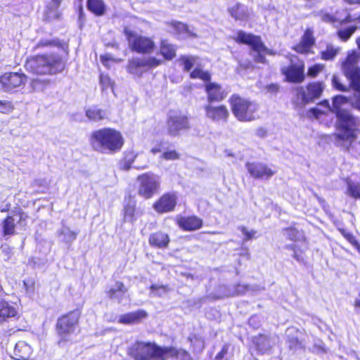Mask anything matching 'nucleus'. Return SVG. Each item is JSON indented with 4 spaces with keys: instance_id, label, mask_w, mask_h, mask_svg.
<instances>
[{
    "instance_id": "36",
    "label": "nucleus",
    "mask_w": 360,
    "mask_h": 360,
    "mask_svg": "<svg viewBox=\"0 0 360 360\" xmlns=\"http://www.w3.org/2000/svg\"><path fill=\"white\" fill-rule=\"evenodd\" d=\"M284 236L293 241H300L304 238V233L295 227L285 228L282 230Z\"/></svg>"
},
{
    "instance_id": "2",
    "label": "nucleus",
    "mask_w": 360,
    "mask_h": 360,
    "mask_svg": "<svg viewBox=\"0 0 360 360\" xmlns=\"http://www.w3.org/2000/svg\"><path fill=\"white\" fill-rule=\"evenodd\" d=\"M180 351L172 347H162L155 343L136 341L127 349L134 360H165L167 356H177Z\"/></svg>"
},
{
    "instance_id": "29",
    "label": "nucleus",
    "mask_w": 360,
    "mask_h": 360,
    "mask_svg": "<svg viewBox=\"0 0 360 360\" xmlns=\"http://www.w3.org/2000/svg\"><path fill=\"white\" fill-rule=\"evenodd\" d=\"M169 242V238L168 235L162 231L152 233L149 237V243L154 247L164 248L167 247Z\"/></svg>"
},
{
    "instance_id": "37",
    "label": "nucleus",
    "mask_w": 360,
    "mask_h": 360,
    "mask_svg": "<svg viewBox=\"0 0 360 360\" xmlns=\"http://www.w3.org/2000/svg\"><path fill=\"white\" fill-rule=\"evenodd\" d=\"M160 53L165 59L172 60L176 56V49L167 40L161 41Z\"/></svg>"
},
{
    "instance_id": "38",
    "label": "nucleus",
    "mask_w": 360,
    "mask_h": 360,
    "mask_svg": "<svg viewBox=\"0 0 360 360\" xmlns=\"http://www.w3.org/2000/svg\"><path fill=\"white\" fill-rule=\"evenodd\" d=\"M348 101L347 97L342 95H338L333 97V103L331 106V112L335 113L336 115H338V112H346L347 110L342 108V105L346 104Z\"/></svg>"
},
{
    "instance_id": "33",
    "label": "nucleus",
    "mask_w": 360,
    "mask_h": 360,
    "mask_svg": "<svg viewBox=\"0 0 360 360\" xmlns=\"http://www.w3.org/2000/svg\"><path fill=\"white\" fill-rule=\"evenodd\" d=\"M86 116L89 120L98 122L106 117V112L97 106H91L86 110Z\"/></svg>"
},
{
    "instance_id": "44",
    "label": "nucleus",
    "mask_w": 360,
    "mask_h": 360,
    "mask_svg": "<svg viewBox=\"0 0 360 360\" xmlns=\"http://www.w3.org/2000/svg\"><path fill=\"white\" fill-rule=\"evenodd\" d=\"M192 79H200L205 82H209L211 79V75L208 72H205L200 68L194 69L190 74Z\"/></svg>"
},
{
    "instance_id": "58",
    "label": "nucleus",
    "mask_w": 360,
    "mask_h": 360,
    "mask_svg": "<svg viewBox=\"0 0 360 360\" xmlns=\"http://www.w3.org/2000/svg\"><path fill=\"white\" fill-rule=\"evenodd\" d=\"M233 289L237 292V295L245 293L247 290V286L245 285L238 284L233 286Z\"/></svg>"
},
{
    "instance_id": "41",
    "label": "nucleus",
    "mask_w": 360,
    "mask_h": 360,
    "mask_svg": "<svg viewBox=\"0 0 360 360\" xmlns=\"http://www.w3.org/2000/svg\"><path fill=\"white\" fill-rule=\"evenodd\" d=\"M49 79H33L30 86L34 91H42L49 85Z\"/></svg>"
},
{
    "instance_id": "26",
    "label": "nucleus",
    "mask_w": 360,
    "mask_h": 360,
    "mask_svg": "<svg viewBox=\"0 0 360 360\" xmlns=\"http://www.w3.org/2000/svg\"><path fill=\"white\" fill-rule=\"evenodd\" d=\"M17 314L18 311L13 306L6 301H0V323L8 321L10 319L15 317Z\"/></svg>"
},
{
    "instance_id": "1",
    "label": "nucleus",
    "mask_w": 360,
    "mask_h": 360,
    "mask_svg": "<svg viewBox=\"0 0 360 360\" xmlns=\"http://www.w3.org/2000/svg\"><path fill=\"white\" fill-rule=\"evenodd\" d=\"M122 134L112 128L105 127L93 131L89 143L94 150L103 154H114L124 145Z\"/></svg>"
},
{
    "instance_id": "27",
    "label": "nucleus",
    "mask_w": 360,
    "mask_h": 360,
    "mask_svg": "<svg viewBox=\"0 0 360 360\" xmlns=\"http://www.w3.org/2000/svg\"><path fill=\"white\" fill-rule=\"evenodd\" d=\"M147 315L146 311L139 309L122 315L120 317L119 321L124 324L136 323L140 322L143 319L146 318Z\"/></svg>"
},
{
    "instance_id": "61",
    "label": "nucleus",
    "mask_w": 360,
    "mask_h": 360,
    "mask_svg": "<svg viewBox=\"0 0 360 360\" xmlns=\"http://www.w3.org/2000/svg\"><path fill=\"white\" fill-rule=\"evenodd\" d=\"M292 257L297 262L303 261V256L301 252H298L296 250L293 251Z\"/></svg>"
},
{
    "instance_id": "20",
    "label": "nucleus",
    "mask_w": 360,
    "mask_h": 360,
    "mask_svg": "<svg viewBox=\"0 0 360 360\" xmlns=\"http://www.w3.org/2000/svg\"><path fill=\"white\" fill-rule=\"evenodd\" d=\"M177 197L174 193L163 195L153 205L154 209L159 213L173 211L176 207Z\"/></svg>"
},
{
    "instance_id": "24",
    "label": "nucleus",
    "mask_w": 360,
    "mask_h": 360,
    "mask_svg": "<svg viewBox=\"0 0 360 360\" xmlns=\"http://www.w3.org/2000/svg\"><path fill=\"white\" fill-rule=\"evenodd\" d=\"M179 226L185 231H195L202 226V220L196 217H181L178 219Z\"/></svg>"
},
{
    "instance_id": "15",
    "label": "nucleus",
    "mask_w": 360,
    "mask_h": 360,
    "mask_svg": "<svg viewBox=\"0 0 360 360\" xmlns=\"http://www.w3.org/2000/svg\"><path fill=\"white\" fill-rule=\"evenodd\" d=\"M18 218V223L22 224L27 218V215L23 212H18L14 215L7 216L1 222L2 236L5 239L15 234V221Z\"/></svg>"
},
{
    "instance_id": "12",
    "label": "nucleus",
    "mask_w": 360,
    "mask_h": 360,
    "mask_svg": "<svg viewBox=\"0 0 360 360\" xmlns=\"http://www.w3.org/2000/svg\"><path fill=\"white\" fill-rule=\"evenodd\" d=\"M139 182V194L148 199L151 198L160 185V178L153 173H146L138 176Z\"/></svg>"
},
{
    "instance_id": "64",
    "label": "nucleus",
    "mask_w": 360,
    "mask_h": 360,
    "mask_svg": "<svg viewBox=\"0 0 360 360\" xmlns=\"http://www.w3.org/2000/svg\"><path fill=\"white\" fill-rule=\"evenodd\" d=\"M257 134L259 136H264L266 135V131L262 128L258 129L257 131Z\"/></svg>"
},
{
    "instance_id": "45",
    "label": "nucleus",
    "mask_w": 360,
    "mask_h": 360,
    "mask_svg": "<svg viewBox=\"0 0 360 360\" xmlns=\"http://www.w3.org/2000/svg\"><path fill=\"white\" fill-rule=\"evenodd\" d=\"M338 53V49H335L331 45H328L326 49L321 52V58L325 60H333Z\"/></svg>"
},
{
    "instance_id": "48",
    "label": "nucleus",
    "mask_w": 360,
    "mask_h": 360,
    "mask_svg": "<svg viewBox=\"0 0 360 360\" xmlns=\"http://www.w3.org/2000/svg\"><path fill=\"white\" fill-rule=\"evenodd\" d=\"M150 293L153 296H162V295L165 294L168 291V288L166 285H155L153 284L150 288Z\"/></svg>"
},
{
    "instance_id": "31",
    "label": "nucleus",
    "mask_w": 360,
    "mask_h": 360,
    "mask_svg": "<svg viewBox=\"0 0 360 360\" xmlns=\"http://www.w3.org/2000/svg\"><path fill=\"white\" fill-rule=\"evenodd\" d=\"M87 8L96 15H103L106 11V6L103 0H87Z\"/></svg>"
},
{
    "instance_id": "60",
    "label": "nucleus",
    "mask_w": 360,
    "mask_h": 360,
    "mask_svg": "<svg viewBox=\"0 0 360 360\" xmlns=\"http://www.w3.org/2000/svg\"><path fill=\"white\" fill-rule=\"evenodd\" d=\"M323 21L326 22H330L334 21V17L329 13H323L321 16Z\"/></svg>"
},
{
    "instance_id": "47",
    "label": "nucleus",
    "mask_w": 360,
    "mask_h": 360,
    "mask_svg": "<svg viewBox=\"0 0 360 360\" xmlns=\"http://www.w3.org/2000/svg\"><path fill=\"white\" fill-rule=\"evenodd\" d=\"M355 26H349L345 29L340 30L338 32V37L343 41H347L355 32Z\"/></svg>"
},
{
    "instance_id": "3",
    "label": "nucleus",
    "mask_w": 360,
    "mask_h": 360,
    "mask_svg": "<svg viewBox=\"0 0 360 360\" xmlns=\"http://www.w3.org/2000/svg\"><path fill=\"white\" fill-rule=\"evenodd\" d=\"M25 67L33 74L54 75L64 70L65 62L58 54H44L27 59Z\"/></svg>"
},
{
    "instance_id": "21",
    "label": "nucleus",
    "mask_w": 360,
    "mask_h": 360,
    "mask_svg": "<svg viewBox=\"0 0 360 360\" xmlns=\"http://www.w3.org/2000/svg\"><path fill=\"white\" fill-rule=\"evenodd\" d=\"M315 37H314V31L311 28H307L302 35L299 44H296L293 49L302 54H307L311 53V47L315 44Z\"/></svg>"
},
{
    "instance_id": "10",
    "label": "nucleus",
    "mask_w": 360,
    "mask_h": 360,
    "mask_svg": "<svg viewBox=\"0 0 360 360\" xmlns=\"http://www.w3.org/2000/svg\"><path fill=\"white\" fill-rule=\"evenodd\" d=\"M359 59L354 54L349 55L342 64L345 75L350 81V86L360 93V67L358 65ZM360 109V102L359 103Z\"/></svg>"
},
{
    "instance_id": "50",
    "label": "nucleus",
    "mask_w": 360,
    "mask_h": 360,
    "mask_svg": "<svg viewBox=\"0 0 360 360\" xmlns=\"http://www.w3.org/2000/svg\"><path fill=\"white\" fill-rule=\"evenodd\" d=\"M180 60L182 62L184 65V70L186 72L190 71L192 68L194 66L195 58L192 56H183L181 57Z\"/></svg>"
},
{
    "instance_id": "17",
    "label": "nucleus",
    "mask_w": 360,
    "mask_h": 360,
    "mask_svg": "<svg viewBox=\"0 0 360 360\" xmlns=\"http://www.w3.org/2000/svg\"><path fill=\"white\" fill-rule=\"evenodd\" d=\"M205 116L213 122L227 121L229 112L225 105L214 106L212 103H207L204 106Z\"/></svg>"
},
{
    "instance_id": "7",
    "label": "nucleus",
    "mask_w": 360,
    "mask_h": 360,
    "mask_svg": "<svg viewBox=\"0 0 360 360\" xmlns=\"http://www.w3.org/2000/svg\"><path fill=\"white\" fill-rule=\"evenodd\" d=\"M124 34L131 51L139 53H150L153 51L155 43L151 39L138 34L128 27H124Z\"/></svg>"
},
{
    "instance_id": "63",
    "label": "nucleus",
    "mask_w": 360,
    "mask_h": 360,
    "mask_svg": "<svg viewBox=\"0 0 360 360\" xmlns=\"http://www.w3.org/2000/svg\"><path fill=\"white\" fill-rule=\"evenodd\" d=\"M319 105L327 108L331 112V106L330 105L328 100H323L319 103Z\"/></svg>"
},
{
    "instance_id": "13",
    "label": "nucleus",
    "mask_w": 360,
    "mask_h": 360,
    "mask_svg": "<svg viewBox=\"0 0 360 360\" xmlns=\"http://www.w3.org/2000/svg\"><path fill=\"white\" fill-rule=\"evenodd\" d=\"M281 72L285 76L287 81L290 82L301 83L305 77L304 62L298 59L295 62L293 58H291L290 65L288 67H283Z\"/></svg>"
},
{
    "instance_id": "49",
    "label": "nucleus",
    "mask_w": 360,
    "mask_h": 360,
    "mask_svg": "<svg viewBox=\"0 0 360 360\" xmlns=\"http://www.w3.org/2000/svg\"><path fill=\"white\" fill-rule=\"evenodd\" d=\"M100 84L103 91L107 90L108 88H110L112 91H113V82L108 75L101 74Z\"/></svg>"
},
{
    "instance_id": "5",
    "label": "nucleus",
    "mask_w": 360,
    "mask_h": 360,
    "mask_svg": "<svg viewBox=\"0 0 360 360\" xmlns=\"http://www.w3.org/2000/svg\"><path fill=\"white\" fill-rule=\"evenodd\" d=\"M230 103L233 114L239 121L250 122L257 117V103L236 94L231 97Z\"/></svg>"
},
{
    "instance_id": "9",
    "label": "nucleus",
    "mask_w": 360,
    "mask_h": 360,
    "mask_svg": "<svg viewBox=\"0 0 360 360\" xmlns=\"http://www.w3.org/2000/svg\"><path fill=\"white\" fill-rule=\"evenodd\" d=\"M188 117L179 111H169L167 115V129L172 136H177L190 129Z\"/></svg>"
},
{
    "instance_id": "59",
    "label": "nucleus",
    "mask_w": 360,
    "mask_h": 360,
    "mask_svg": "<svg viewBox=\"0 0 360 360\" xmlns=\"http://www.w3.org/2000/svg\"><path fill=\"white\" fill-rule=\"evenodd\" d=\"M268 92L271 94H276L279 90V86L276 84H271L266 86Z\"/></svg>"
},
{
    "instance_id": "35",
    "label": "nucleus",
    "mask_w": 360,
    "mask_h": 360,
    "mask_svg": "<svg viewBox=\"0 0 360 360\" xmlns=\"http://www.w3.org/2000/svg\"><path fill=\"white\" fill-rule=\"evenodd\" d=\"M294 103L297 107L303 108L307 103H310L308 94H307L304 87L299 86L296 89V96Z\"/></svg>"
},
{
    "instance_id": "19",
    "label": "nucleus",
    "mask_w": 360,
    "mask_h": 360,
    "mask_svg": "<svg viewBox=\"0 0 360 360\" xmlns=\"http://www.w3.org/2000/svg\"><path fill=\"white\" fill-rule=\"evenodd\" d=\"M245 167L250 174L255 179H269L275 174L274 171L261 162H248Z\"/></svg>"
},
{
    "instance_id": "43",
    "label": "nucleus",
    "mask_w": 360,
    "mask_h": 360,
    "mask_svg": "<svg viewBox=\"0 0 360 360\" xmlns=\"http://www.w3.org/2000/svg\"><path fill=\"white\" fill-rule=\"evenodd\" d=\"M63 0H51V2L47 6L49 11L48 17L52 18H58L59 15L58 13V8L60 7Z\"/></svg>"
},
{
    "instance_id": "22",
    "label": "nucleus",
    "mask_w": 360,
    "mask_h": 360,
    "mask_svg": "<svg viewBox=\"0 0 360 360\" xmlns=\"http://www.w3.org/2000/svg\"><path fill=\"white\" fill-rule=\"evenodd\" d=\"M137 158H143V164L136 162L134 167L137 169H143L148 167V158L144 154H135L133 151L125 153L124 160L121 163V168L124 170H129L131 168L133 163L136 162Z\"/></svg>"
},
{
    "instance_id": "52",
    "label": "nucleus",
    "mask_w": 360,
    "mask_h": 360,
    "mask_svg": "<svg viewBox=\"0 0 360 360\" xmlns=\"http://www.w3.org/2000/svg\"><path fill=\"white\" fill-rule=\"evenodd\" d=\"M134 213L135 206L134 205L128 204L124 207V219L126 221H133Z\"/></svg>"
},
{
    "instance_id": "57",
    "label": "nucleus",
    "mask_w": 360,
    "mask_h": 360,
    "mask_svg": "<svg viewBox=\"0 0 360 360\" xmlns=\"http://www.w3.org/2000/svg\"><path fill=\"white\" fill-rule=\"evenodd\" d=\"M241 232L245 235V240H251L255 237V233H257L255 230L248 231L245 227L242 226L239 228Z\"/></svg>"
},
{
    "instance_id": "23",
    "label": "nucleus",
    "mask_w": 360,
    "mask_h": 360,
    "mask_svg": "<svg viewBox=\"0 0 360 360\" xmlns=\"http://www.w3.org/2000/svg\"><path fill=\"white\" fill-rule=\"evenodd\" d=\"M32 354V348L25 341L18 342L13 351L11 357L15 360H28Z\"/></svg>"
},
{
    "instance_id": "46",
    "label": "nucleus",
    "mask_w": 360,
    "mask_h": 360,
    "mask_svg": "<svg viewBox=\"0 0 360 360\" xmlns=\"http://www.w3.org/2000/svg\"><path fill=\"white\" fill-rule=\"evenodd\" d=\"M233 349L232 346L229 343L225 344L221 351L216 355V359H219L220 358H224L225 359L226 357H228L229 360H231L233 356V352L231 349Z\"/></svg>"
},
{
    "instance_id": "16",
    "label": "nucleus",
    "mask_w": 360,
    "mask_h": 360,
    "mask_svg": "<svg viewBox=\"0 0 360 360\" xmlns=\"http://www.w3.org/2000/svg\"><path fill=\"white\" fill-rule=\"evenodd\" d=\"M208 103L221 102L228 95V92L216 82H209L205 85Z\"/></svg>"
},
{
    "instance_id": "42",
    "label": "nucleus",
    "mask_w": 360,
    "mask_h": 360,
    "mask_svg": "<svg viewBox=\"0 0 360 360\" xmlns=\"http://www.w3.org/2000/svg\"><path fill=\"white\" fill-rule=\"evenodd\" d=\"M172 25L176 34L182 35L183 37H187L193 35L189 30L188 27L186 24L180 22H175L172 23Z\"/></svg>"
},
{
    "instance_id": "51",
    "label": "nucleus",
    "mask_w": 360,
    "mask_h": 360,
    "mask_svg": "<svg viewBox=\"0 0 360 360\" xmlns=\"http://www.w3.org/2000/svg\"><path fill=\"white\" fill-rule=\"evenodd\" d=\"M14 109L13 104L11 101L7 100H0V112L1 113H10Z\"/></svg>"
},
{
    "instance_id": "28",
    "label": "nucleus",
    "mask_w": 360,
    "mask_h": 360,
    "mask_svg": "<svg viewBox=\"0 0 360 360\" xmlns=\"http://www.w3.org/2000/svg\"><path fill=\"white\" fill-rule=\"evenodd\" d=\"M230 15L238 20H247L249 17L248 9L246 6L237 3L229 8Z\"/></svg>"
},
{
    "instance_id": "34",
    "label": "nucleus",
    "mask_w": 360,
    "mask_h": 360,
    "mask_svg": "<svg viewBox=\"0 0 360 360\" xmlns=\"http://www.w3.org/2000/svg\"><path fill=\"white\" fill-rule=\"evenodd\" d=\"M307 89L310 102H313L321 96L323 91V86L321 82H314L309 84Z\"/></svg>"
},
{
    "instance_id": "4",
    "label": "nucleus",
    "mask_w": 360,
    "mask_h": 360,
    "mask_svg": "<svg viewBox=\"0 0 360 360\" xmlns=\"http://www.w3.org/2000/svg\"><path fill=\"white\" fill-rule=\"evenodd\" d=\"M336 117L337 143L348 150L351 143L356 139L355 132L360 125V119L354 117L349 110L338 112Z\"/></svg>"
},
{
    "instance_id": "18",
    "label": "nucleus",
    "mask_w": 360,
    "mask_h": 360,
    "mask_svg": "<svg viewBox=\"0 0 360 360\" xmlns=\"http://www.w3.org/2000/svg\"><path fill=\"white\" fill-rule=\"evenodd\" d=\"M302 332L296 328H288L286 330V342L290 349H304L305 343L302 339Z\"/></svg>"
},
{
    "instance_id": "62",
    "label": "nucleus",
    "mask_w": 360,
    "mask_h": 360,
    "mask_svg": "<svg viewBox=\"0 0 360 360\" xmlns=\"http://www.w3.org/2000/svg\"><path fill=\"white\" fill-rule=\"evenodd\" d=\"M309 111L315 117H319L322 114L321 110L316 108H311Z\"/></svg>"
},
{
    "instance_id": "32",
    "label": "nucleus",
    "mask_w": 360,
    "mask_h": 360,
    "mask_svg": "<svg viewBox=\"0 0 360 360\" xmlns=\"http://www.w3.org/2000/svg\"><path fill=\"white\" fill-rule=\"evenodd\" d=\"M62 227L60 229L57 233L59 237H62V240L66 243L71 244L74 240H75L78 232H75L71 231L70 229L65 226L63 222H62Z\"/></svg>"
},
{
    "instance_id": "40",
    "label": "nucleus",
    "mask_w": 360,
    "mask_h": 360,
    "mask_svg": "<svg viewBox=\"0 0 360 360\" xmlns=\"http://www.w3.org/2000/svg\"><path fill=\"white\" fill-rule=\"evenodd\" d=\"M347 184L345 193L353 198H360V184L353 183L352 181H347Z\"/></svg>"
},
{
    "instance_id": "53",
    "label": "nucleus",
    "mask_w": 360,
    "mask_h": 360,
    "mask_svg": "<svg viewBox=\"0 0 360 360\" xmlns=\"http://www.w3.org/2000/svg\"><path fill=\"white\" fill-rule=\"evenodd\" d=\"M333 86L340 91H347L349 87L343 85L341 83L340 79L337 75H333L332 79Z\"/></svg>"
},
{
    "instance_id": "8",
    "label": "nucleus",
    "mask_w": 360,
    "mask_h": 360,
    "mask_svg": "<svg viewBox=\"0 0 360 360\" xmlns=\"http://www.w3.org/2000/svg\"><path fill=\"white\" fill-rule=\"evenodd\" d=\"M79 320V314L77 311L70 312L60 317L56 323V331L61 341H68L75 333Z\"/></svg>"
},
{
    "instance_id": "25",
    "label": "nucleus",
    "mask_w": 360,
    "mask_h": 360,
    "mask_svg": "<svg viewBox=\"0 0 360 360\" xmlns=\"http://www.w3.org/2000/svg\"><path fill=\"white\" fill-rule=\"evenodd\" d=\"M128 289L122 282L117 281L113 286L106 290V293L110 300L120 302Z\"/></svg>"
},
{
    "instance_id": "6",
    "label": "nucleus",
    "mask_w": 360,
    "mask_h": 360,
    "mask_svg": "<svg viewBox=\"0 0 360 360\" xmlns=\"http://www.w3.org/2000/svg\"><path fill=\"white\" fill-rule=\"evenodd\" d=\"M236 41L251 46V55L254 57L257 63H264L266 62L265 56L262 54V52L269 54L271 53L261 41L260 37L248 34L243 31H239L237 34Z\"/></svg>"
},
{
    "instance_id": "30",
    "label": "nucleus",
    "mask_w": 360,
    "mask_h": 360,
    "mask_svg": "<svg viewBox=\"0 0 360 360\" xmlns=\"http://www.w3.org/2000/svg\"><path fill=\"white\" fill-rule=\"evenodd\" d=\"M254 342L257 351L261 354L267 353L273 346L271 338L264 335H259L255 337Z\"/></svg>"
},
{
    "instance_id": "14",
    "label": "nucleus",
    "mask_w": 360,
    "mask_h": 360,
    "mask_svg": "<svg viewBox=\"0 0 360 360\" xmlns=\"http://www.w3.org/2000/svg\"><path fill=\"white\" fill-rule=\"evenodd\" d=\"M27 77L18 72H6L0 77V87L5 92H11L25 84Z\"/></svg>"
},
{
    "instance_id": "54",
    "label": "nucleus",
    "mask_w": 360,
    "mask_h": 360,
    "mask_svg": "<svg viewBox=\"0 0 360 360\" xmlns=\"http://www.w3.org/2000/svg\"><path fill=\"white\" fill-rule=\"evenodd\" d=\"M324 68L323 65L315 64L309 68L307 71V76L311 77H315L321 72Z\"/></svg>"
},
{
    "instance_id": "56",
    "label": "nucleus",
    "mask_w": 360,
    "mask_h": 360,
    "mask_svg": "<svg viewBox=\"0 0 360 360\" xmlns=\"http://www.w3.org/2000/svg\"><path fill=\"white\" fill-rule=\"evenodd\" d=\"M60 45V41L58 39H41L37 44L38 47L48 46H56Z\"/></svg>"
},
{
    "instance_id": "11",
    "label": "nucleus",
    "mask_w": 360,
    "mask_h": 360,
    "mask_svg": "<svg viewBox=\"0 0 360 360\" xmlns=\"http://www.w3.org/2000/svg\"><path fill=\"white\" fill-rule=\"evenodd\" d=\"M162 60L155 57L132 58L129 60L127 71L135 77H141L148 69L154 68L160 65Z\"/></svg>"
},
{
    "instance_id": "55",
    "label": "nucleus",
    "mask_w": 360,
    "mask_h": 360,
    "mask_svg": "<svg viewBox=\"0 0 360 360\" xmlns=\"http://www.w3.org/2000/svg\"><path fill=\"white\" fill-rule=\"evenodd\" d=\"M179 154L176 150H169L163 153L161 158L166 160H175L179 159Z\"/></svg>"
},
{
    "instance_id": "39",
    "label": "nucleus",
    "mask_w": 360,
    "mask_h": 360,
    "mask_svg": "<svg viewBox=\"0 0 360 360\" xmlns=\"http://www.w3.org/2000/svg\"><path fill=\"white\" fill-rule=\"evenodd\" d=\"M237 296V292L233 289V286L220 285L217 291V299Z\"/></svg>"
}]
</instances>
